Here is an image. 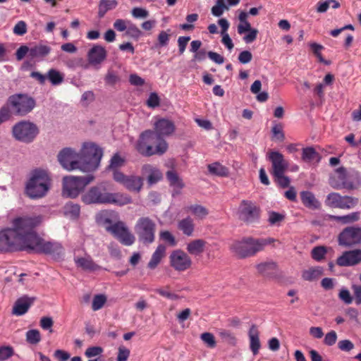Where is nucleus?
Instances as JSON below:
<instances>
[{
	"instance_id": "1",
	"label": "nucleus",
	"mask_w": 361,
	"mask_h": 361,
	"mask_svg": "<svg viewBox=\"0 0 361 361\" xmlns=\"http://www.w3.org/2000/svg\"><path fill=\"white\" fill-rule=\"evenodd\" d=\"M103 156L101 147L92 142H85L80 152L71 147L61 149L58 154L60 164L68 171L79 169L83 172L95 171Z\"/></svg>"
},
{
	"instance_id": "2",
	"label": "nucleus",
	"mask_w": 361,
	"mask_h": 361,
	"mask_svg": "<svg viewBox=\"0 0 361 361\" xmlns=\"http://www.w3.org/2000/svg\"><path fill=\"white\" fill-rule=\"evenodd\" d=\"M136 148L145 157L161 155L166 152L168 144L164 138L159 137L154 130H147L141 133Z\"/></svg>"
},
{
	"instance_id": "3",
	"label": "nucleus",
	"mask_w": 361,
	"mask_h": 361,
	"mask_svg": "<svg viewBox=\"0 0 361 361\" xmlns=\"http://www.w3.org/2000/svg\"><path fill=\"white\" fill-rule=\"evenodd\" d=\"M329 183L335 190H352L361 185V176L357 171H348L341 166L336 169L334 174L330 176Z\"/></svg>"
},
{
	"instance_id": "4",
	"label": "nucleus",
	"mask_w": 361,
	"mask_h": 361,
	"mask_svg": "<svg viewBox=\"0 0 361 361\" xmlns=\"http://www.w3.org/2000/svg\"><path fill=\"white\" fill-rule=\"evenodd\" d=\"M51 180L47 171L37 169L31 172L30 178L26 185L27 195L37 199L44 197L50 188Z\"/></svg>"
},
{
	"instance_id": "5",
	"label": "nucleus",
	"mask_w": 361,
	"mask_h": 361,
	"mask_svg": "<svg viewBox=\"0 0 361 361\" xmlns=\"http://www.w3.org/2000/svg\"><path fill=\"white\" fill-rule=\"evenodd\" d=\"M267 243V242L262 238H244L241 240L233 242L230 246V250L238 258L244 259L254 256L262 250Z\"/></svg>"
},
{
	"instance_id": "6",
	"label": "nucleus",
	"mask_w": 361,
	"mask_h": 361,
	"mask_svg": "<svg viewBox=\"0 0 361 361\" xmlns=\"http://www.w3.org/2000/svg\"><path fill=\"white\" fill-rule=\"evenodd\" d=\"M7 104L15 115L24 116L35 109L36 101L28 94L16 93L8 98Z\"/></svg>"
},
{
	"instance_id": "7",
	"label": "nucleus",
	"mask_w": 361,
	"mask_h": 361,
	"mask_svg": "<svg viewBox=\"0 0 361 361\" xmlns=\"http://www.w3.org/2000/svg\"><path fill=\"white\" fill-rule=\"evenodd\" d=\"M93 179L92 175L64 177L63 179V195L69 198L77 197Z\"/></svg>"
},
{
	"instance_id": "8",
	"label": "nucleus",
	"mask_w": 361,
	"mask_h": 361,
	"mask_svg": "<svg viewBox=\"0 0 361 361\" xmlns=\"http://www.w3.org/2000/svg\"><path fill=\"white\" fill-rule=\"evenodd\" d=\"M39 133L38 126L30 121H19L12 128L13 137L16 140L26 144L32 142Z\"/></svg>"
},
{
	"instance_id": "9",
	"label": "nucleus",
	"mask_w": 361,
	"mask_h": 361,
	"mask_svg": "<svg viewBox=\"0 0 361 361\" xmlns=\"http://www.w3.org/2000/svg\"><path fill=\"white\" fill-rule=\"evenodd\" d=\"M135 232L138 240L144 245L152 244L155 240L156 224L148 216H142L137 219Z\"/></svg>"
},
{
	"instance_id": "10",
	"label": "nucleus",
	"mask_w": 361,
	"mask_h": 361,
	"mask_svg": "<svg viewBox=\"0 0 361 361\" xmlns=\"http://www.w3.org/2000/svg\"><path fill=\"white\" fill-rule=\"evenodd\" d=\"M42 219L40 215L17 217L12 221L13 228L18 236L22 238L35 232V228L40 224Z\"/></svg>"
},
{
	"instance_id": "11",
	"label": "nucleus",
	"mask_w": 361,
	"mask_h": 361,
	"mask_svg": "<svg viewBox=\"0 0 361 361\" xmlns=\"http://www.w3.org/2000/svg\"><path fill=\"white\" fill-rule=\"evenodd\" d=\"M105 222L111 224V225L106 226V231L117 238L121 243L126 246H130L135 243V238L134 235L130 233L129 228L123 221H118L112 224L110 219H106Z\"/></svg>"
},
{
	"instance_id": "12",
	"label": "nucleus",
	"mask_w": 361,
	"mask_h": 361,
	"mask_svg": "<svg viewBox=\"0 0 361 361\" xmlns=\"http://www.w3.org/2000/svg\"><path fill=\"white\" fill-rule=\"evenodd\" d=\"M359 200L357 197L344 195L338 192H330L327 195L324 201L325 204L331 208L341 209H350L357 205Z\"/></svg>"
},
{
	"instance_id": "13",
	"label": "nucleus",
	"mask_w": 361,
	"mask_h": 361,
	"mask_svg": "<svg viewBox=\"0 0 361 361\" xmlns=\"http://www.w3.org/2000/svg\"><path fill=\"white\" fill-rule=\"evenodd\" d=\"M238 215L239 219L246 224H253L259 219L260 209L255 202L243 200L239 205Z\"/></svg>"
},
{
	"instance_id": "14",
	"label": "nucleus",
	"mask_w": 361,
	"mask_h": 361,
	"mask_svg": "<svg viewBox=\"0 0 361 361\" xmlns=\"http://www.w3.org/2000/svg\"><path fill=\"white\" fill-rule=\"evenodd\" d=\"M338 244L345 247H352L361 244V227L348 226L338 236Z\"/></svg>"
},
{
	"instance_id": "15",
	"label": "nucleus",
	"mask_w": 361,
	"mask_h": 361,
	"mask_svg": "<svg viewBox=\"0 0 361 361\" xmlns=\"http://www.w3.org/2000/svg\"><path fill=\"white\" fill-rule=\"evenodd\" d=\"M114 180L123 185L128 190L135 192H140L144 183V179L141 176H126L120 171H114Z\"/></svg>"
},
{
	"instance_id": "16",
	"label": "nucleus",
	"mask_w": 361,
	"mask_h": 361,
	"mask_svg": "<svg viewBox=\"0 0 361 361\" xmlns=\"http://www.w3.org/2000/svg\"><path fill=\"white\" fill-rule=\"evenodd\" d=\"M169 264L174 270L182 272L189 269L192 262L188 253L180 249H177L170 254Z\"/></svg>"
},
{
	"instance_id": "17",
	"label": "nucleus",
	"mask_w": 361,
	"mask_h": 361,
	"mask_svg": "<svg viewBox=\"0 0 361 361\" xmlns=\"http://www.w3.org/2000/svg\"><path fill=\"white\" fill-rule=\"evenodd\" d=\"M107 194L104 186H93L82 195L81 199L85 204H106Z\"/></svg>"
},
{
	"instance_id": "18",
	"label": "nucleus",
	"mask_w": 361,
	"mask_h": 361,
	"mask_svg": "<svg viewBox=\"0 0 361 361\" xmlns=\"http://www.w3.org/2000/svg\"><path fill=\"white\" fill-rule=\"evenodd\" d=\"M18 236L13 228H8L0 231V250L11 251L16 248Z\"/></svg>"
},
{
	"instance_id": "19",
	"label": "nucleus",
	"mask_w": 361,
	"mask_h": 361,
	"mask_svg": "<svg viewBox=\"0 0 361 361\" xmlns=\"http://www.w3.org/2000/svg\"><path fill=\"white\" fill-rule=\"evenodd\" d=\"M269 160L271 162L273 176L285 173L288 169V162L284 159L283 155L279 152H271L269 154Z\"/></svg>"
},
{
	"instance_id": "20",
	"label": "nucleus",
	"mask_w": 361,
	"mask_h": 361,
	"mask_svg": "<svg viewBox=\"0 0 361 361\" xmlns=\"http://www.w3.org/2000/svg\"><path fill=\"white\" fill-rule=\"evenodd\" d=\"M361 262V250L356 249L345 251L342 255L336 259V263L341 267H350L357 264Z\"/></svg>"
},
{
	"instance_id": "21",
	"label": "nucleus",
	"mask_w": 361,
	"mask_h": 361,
	"mask_svg": "<svg viewBox=\"0 0 361 361\" xmlns=\"http://www.w3.org/2000/svg\"><path fill=\"white\" fill-rule=\"evenodd\" d=\"M107 56L106 49L100 44H94L87 54L88 63L94 66L100 65Z\"/></svg>"
},
{
	"instance_id": "22",
	"label": "nucleus",
	"mask_w": 361,
	"mask_h": 361,
	"mask_svg": "<svg viewBox=\"0 0 361 361\" xmlns=\"http://www.w3.org/2000/svg\"><path fill=\"white\" fill-rule=\"evenodd\" d=\"M41 245L38 252L39 254L51 255L55 259H59L63 255V247L58 242L46 241L42 239Z\"/></svg>"
},
{
	"instance_id": "23",
	"label": "nucleus",
	"mask_w": 361,
	"mask_h": 361,
	"mask_svg": "<svg viewBox=\"0 0 361 361\" xmlns=\"http://www.w3.org/2000/svg\"><path fill=\"white\" fill-rule=\"evenodd\" d=\"M23 241V250L28 252H39L40 246L42 245V238L37 235L35 231L32 233L26 235L21 238Z\"/></svg>"
},
{
	"instance_id": "24",
	"label": "nucleus",
	"mask_w": 361,
	"mask_h": 361,
	"mask_svg": "<svg viewBox=\"0 0 361 361\" xmlns=\"http://www.w3.org/2000/svg\"><path fill=\"white\" fill-rule=\"evenodd\" d=\"M175 130V125L173 121L167 118H159L154 123V132L159 137H164L171 135Z\"/></svg>"
},
{
	"instance_id": "25",
	"label": "nucleus",
	"mask_w": 361,
	"mask_h": 361,
	"mask_svg": "<svg viewBox=\"0 0 361 361\" xmlns=\"http://www.w3.org/2000/svg\"><path fill=\"white\" fill-rule=\"evenodd\" d=\"M35 300V297H29L27 295L20 297L14 303L12 314L16 316H22L25 314Z\"/></svg>"
},
{
	"instance_id": "26",
	"label": "nucleus",
	"mask_w": 361,
	"mask_h": 361,
	"mask_svg": "<svg viewBox=\"0 0 361 361\" xmlns=\"http://www.w3.org/2000/svg\"><path fill=\"white\" fill-rule=\"evenodd\" d=\"M133 200L130 196L121 192H108L106 197V204H112L117 206H124L132 203Z\"/></svg>"
},
{
	"instance_id": "27",
	"label": "nucleus",
	"mask_w": 361,
	"mask_h": 361,
	"mask_svg": "<svg viewBox=\"0 0 361 361\" xmlns=\"http://www.w3.org/2000/svg\"><path fill=\"white\" fill-rule=\"evenodd\" d=\"M300 195L302 203L307 208L310 209H319L320 208L321 203L311 191H302L300 192Z\"/></svg>"
},
{
	"instance_id": "28",
	"label": "nucleus",
	"mask_w": 361,
	"mask_h": 361,
	"mask_svg": "<svg viewBox=\"0 0 361 361\" xmlns=\"http://www.w3.org/2000/svg\"><path fill=\"white\" fill-rule=\"evenodd\" d=\"M77 267H80L85 271H96L102 269V267L97 264L91 257H76L74 259Z\"/></svg>"
},
{
	"instance_id": "29",
	"label": "nucleus",
	"mask_w": 361,
	"mask_h": 361,
	"mask_svg": "<svg viewBox=\"0 0 361 361\" xmlns=\"http://www.w3.org/2000/svg\"><path fill=\"white\" fill-rule=\"evenodd\" d=\"M248 336L250 338V348L254 355L258 354L261 347L259 331L256 325L252 324L248 331Z\"/></svg>"
},
{
	"instance_id": "30",
	"label": "nucleus",
	"mask_w": 361,
	"mask_h": 361,
	"mask_svg": "<svg viewBox=\"0 0 361 361\" xmlns=\"http://www.w3.org/2000/svg\"><path fill=\"white\" fill-rule=\"evenodd\" d=\"M166 178L169 181L170 185L174 188L173 196H174L175 194H180V190L184 188L185 185L177 173L174 171H169L166 173Z\"/></svg>"
},
{
	"instance_id": "31",
	"label": "nucleus",
	"mask_w": 361,
	"mask_h": 361,
	"mask_svg": "<svg viewBox=\"0 0 361 361\" xmlns=\"http://www.w3.org/2000/svg\"><path fill=\"white\" fill-rule=\"evenodd\" d=\"M205 245L204 240L195 239L187 243L186 250L191 255L198 256L204 252Z\"/></svg>"
},
{
	"instance_id": "32",
	"label": "nucleus",
	"mask_w": 361,
	"mask_h": 361,
	"mask_svg": "<svg viewBox=\"0 0 361 361\" xmlns=\"http://www.w3.org/2000/svg\"><path fill=\"white\" fill-rule=\"evenodd\" d=\"M166 252V246L160 244L157 246V249L152 255V257L148 262L147 267L150 269H154L160 263L162 257Z\"/></svg>"
},
{
	"instance_id": "33",
	"label": "nucleus",
	"mask_w": 361,
	"mask_h": 361,
	"mask_svg": "<svg viewBox=\"0 0 361 361\" xmlns=\"http://www.w3.org/2000/svg\"><path fill=\"white\" fill-rule=\"evenodd\" d=\"M257 269L264 276H272L275 275L277 270V264L273 261L265 262L257 265Z\"/></svg>"
},
{
	"instance_id": "34",
	"label": "nucleus",
	"mask_w": 361,
	"mask_h": 361,
	"mask_svg": "<svg viewBox=\"0 0 361 361\" xmlns=\"http://www.w3.org/2000/svg\"><path fill=\"white\" fill-rule=\"evenodd\" d=\"M142 171L149 173L147 176V182L149 185L155 184L162 178V174L160 171L149 164L144 165L142 166Z\"/></svg>"
},
{
	"instance_id": "35",
	"label": "nucleus",
	"mask_w": 361,
	"mask_h": 361,
	"mask_svg": "<svg viewBox=\"0 0 361 361\" xmlns=\"http://www.w3.org/2000/svg\"><path fill=\"white\" fill-rule=\"evenodd\" d=\"M209 172L219 177H227L229 175V169L219 162H214L207 166Z\"/></svg>"
},
{
	"instance_id": "36",
	"label": "nucleus",
	"mask_w": 361,
	"mask_h": 361,
	"mask_svg": "<svg viewBox=\"0 0 361 361\" xmlns=\"http://www.w3.org/2000/svg\"><path fill=\"white\" fill-rule=\"evenodd\" d=\"M323 268L321 267H311L302 271V277L304 280L312 281L319 279L323 274Z\"/></svg>"
},
{
	"instance_id": "37",
	"label": "nucleus",
	"mask_w": 361,
	"mask_h": 361,
	"mask_svg": "<svg viewBox=\"0 0 361 361\" xmlns=\"http://www.w3.org/2000/svg\"><path fill=\"white\" fill-rule=\"evenodd\" d=\"M330 219L343 224H348L357 221L360 219V212H355L343 216H330Z\"/></svg>"
},
{
	"instance_id": "38",
	"label": "nucleus",
	"mask_w": 361,
	"mask_h": 361,
	"mask_svg": "<svg viewBox=\"0 0 361 361\" xmlns=\"http://www.w3.org/2000/svg\"><path fill=\"white\" fill-rule=\"evenodd\" d=\"M117 5L116 0H100L98 7L99 18H103L108 11L115 8Z\"/></svg>"
},
{
	"instance_id": "39",
	"label": "nucleus",
	"mask_w": 361,
	"mask_h": 361,
	"mask_svg": "<svg viewBox=\"0 0 361 361\" xmlns=\"http://www.w3.org/2000/svg\"><path fill=\"white\" fill-rule=\"evenodd\" d=\"M178 228L187 236H191L194 231L193 220L188 216L180 220L178 224Z\"/></svg>"
},
{
	"instance_id": "40",
	"label": "nucleus",
	"mask_w": 361,
	"mask_h": 361,
	"mask_svg": "<svg viewBox=\"0 0 361 361\" xmlns=\"http://www.w3.org/2000/svg\"><path fill=\"white\" fill-rule=\"evenodd\" d=\"M51 51V48L44 44L35 45L30 47V57L32 59L44 57Z\"/></svg>"
},
{
	"instance_id": "41",
	"label": "nucleus",
	"mask_w": 361,
	"mask_h": 361,
	"mask_svg": "<svg viewBox=\"0 0 361 361\" xmlns=\"http://www.w3.org/2000/svg\"><path fill=\"white\" fill-rule=\"evenodd\" d=\"M47 79L53 86H57L63 82L64 74L55 68H51L47 73Z\"/></svg>"
},
{
	"instance_id": "42",
	"label": "nucleus",
	"mask_w": 361,
	"mask_h": 361,
	"mask_svg": "<svg viewBox=\"0 0 361 361\" xmlns=\"http://www.w3.org/2000/svg\"><path fill=\"white\" fill-rule=\"evenodd\" d=\"M63 212L71 219H77L80 215V207L78 204L68 202L63 207Z\"/></svg>"
},
{
	"instance_id": "43",
	"label": "nucleus",
	"mask_w": 361,
	"mask_h": 361,
	"mask_svg": "<svg viewBox=\"0 0 361 361\" xmlns=\"http://www.w3.org/2000/svg\"><path fill=\"white\" fill-rule=\"evenodd\" d=\"M302 159L305 162H311L315 159L319 161L320 156L314 147H307L302 149Z\"/></svg>"
},
{
	"instance_id": "44",
	"label": "nucleus",
	"mask_w": 361,
	"mask_h": 361,
	"mask_svg": "<svg viewBox=\"0 0 361 361\" xmlns=\"http://www.w3.org/2000/svg\"><path fill=\"white\" fill-rule=\"evenodd\" d=\"M225 10H228V6L225 4V0H216L211 11L213 16L220 17Z\"/></svg>"
},
{
	"instance_id": "45",
	"label": "nucleus",
	"mask_w": 361,
	"mask_h": 361,
	"mask_svg": "<svg viewBox=\"0 0 361 361\" xmlns=\"http://www.w3.org/2000/svg\"><path fill=\"white\" fill-rule=\"evenodd\" d=\"M26 341L28 343L35 345L41 341V335L38 330L30 329L26 332Z\"/></svg>"
},
{
	"instance_id": "46",
	"label": "nucleus",
	"mask_w": 361,
	"mask_h": 361,
	"mask_svg": "<svg viewBox=\"0 0 361 361\" xmlns=\"http://www.w3.org/2000/svg\"><path fill=\"white\" fill-rule=\"evenodd\" d=\"M268 222L271 226H279L280 223L285 219V215L274 211L268 213Z\"/></svg>"
},
{
	"instance_id": "47",
	"label": "nucleus",
	"mask_w": 361,
	"mask_h": 361,
	"mask_svg": "<svg viewBox=\"0 0 361 361\" xmlns=\"http://www.w3.org/2000/svg\"><path fill=\"white\" fill-rule=\"evenodd\" d=\"M326 252L327 250L324 246H317L312 250L311 255L313 259L320 262L324 258Z\"/></svg>"
},
{
	"instance_id": "48",
	"label": "nucleus",
	"mask_w": 361,
	"mask_h": 361,
	"mask_svg": "<svg viewBox=\"0 0 361 361\" xmlns=\"http://www.w3.org/2000/svg\"><path fill=\"white\" fill-rule=\"evenodd\" d=\"M124 162V159H123L118 154H115L110 160L109 169L111 170L114 173L115 171H118V168L122 166Z\"/></svg>"
},
{
	"instance_id": "49",
	"label": "nucleus",
	"mask_w": 361,
	"mask_h": 361,
	"mask_svg": "<svg viewBox=\"0 0 361 361\" xmlns=\"http://www.w3.org/2000/svg\"><path fill=\"white\" fill-rule=\"evenodd\" d=\"M188 209L196 216L204 218L208 214L207 209L200 204H193L188 207Z\"/></svg>"
},
{
	"instance_id": "50",
	"label": "nucleus",
	"mask_w": 361,
	"mask_h": 361,
	"mask_svg": "<svg viewBox=\"0 0 361 361\" xmlns=\"http://www.w3.org/2000/svg\"><path fill=\"white\" fill-rule=\"evenodd\" d=\"M170 35L166 31H161L157 37V42L155 44L156 48L166 47L169 44Z\"/></svg>"
},
{
	"instance_id": "51",
	"label": "nucleus",
	"mask_w": 361,
	"mask_h": 361,
	"mask_svg": "<svg viewBox=\"0 0 361 361\" xmlns=\"http://www.w3.org/2000/svg\"><path fill=\"white\" fill-rule=\"evenodd\" d=\"M14 355L13 348L11 345L0 346V361H5Z\"/></svg>"
},
{
	"instance_id": "52",
	"label": "nucleus",
	"mask_w": 361,
	"mask_h": 361,
	"mask_svg": "<svg viewBox=\"0 0 361 361\" xmlns=\"http://www.w3.org/2000/svg\"><path fill=\"white\" fill-rule=\"evenodd\" d=\"M200 338L208 348H214L216 345L214 336L212 333H203L200 335Z\"/></svg>"
},
{
	"instance_id": "53",
	"label": "nucleus",
	"mask_w": 361,
	"mask_h": 361,
	"mask_svg": "<svg viewBox=\"0 0 361 361\" xmlns=\"http://www.w3.org/2000/svg\"><path fill=\"white\" fill-rule=\"evenodd\" d=\"M219 336L224 341H226L230 345H235L236 344V338L230 331L221 329L219 331Z\"/></svg>"
},
{
	"instance_id": "54",
	"label": "nucleus",
	"mask_w": 361,
	"mask_h": 361,
	"mask_svg": "<svg viewBox=\"0 0 361 361\" xmlns=\"http://www.w3.org/2000/svg\"><path fill=\"white\" fill-rule=\"evenodd\" d=\"M104 350L100 346H92L89 347L86 349L85 352V355L88 358H92L94 357H102V354L103 353Z\"/></svg>"
},
{
	"instance_id": "55",
	"label": "nucleus",
	"mask_w": 361,
	"mask_h": 361,
	"mask_svg": "<svg viewBox=\"0 0 361 361\" xmlns=\"http://www.w3.org/2000/svg\"><path fill=\"white\" fill-rule=\"evenodd\" d=\"M106 301V298L104 295H96L92 300V308L94 311L100 310Z\"/></svg>"
},
{
	"instance_id": "56",
	"label": "nucleus",
	"mask_w": 361,
	"mask_h": 361,
	"mask_svg": "<svg viewBox=\"0 0 361 361\" xmlns=\"http://www.w3.org/2000/svg\"><path fill=\"white\" fill-rule=\"evenodd\" d=\"M95 99L94 94L92 91H85L81 96L80 102L81 104L87 106Z\"/></svg>"
},
{
	"instance_id": "57",
	"label": "nucleus",
	"mask_w": 361,
	"mask_h": 361,
	"mask_svg": "<svg viewBox=\"0 0 361 361\" xmlns=\"http://www.w3.org/2000/svg\"><path fill=\"white\" fill-rule=\"evenodd\" d=\"M354 347L353 343L348 339L341 340L338 343V348L343 352H350Z\"/></svg>"
},
{
	"instance_id": "58",
	"label": "nucleus",
	"mask_w": 361,
	"mask_h": 361,
	"mask_svg": "<svg viewBox=\"0 0 361 361\" xmlns=\"http://www.w3.org/2000/svg\"><path fill=\"white\" fill-rule=\"evenodd\" d=\"M160 238L171 246H175L176 244L174 236L168 231H161L160 233Z\"/></svg>"
},
{
	"instance_id": "59",
	"label": "nucleus",
	"mask_w": 361,
	"mask_h": 361,
	"mask_svg": "<svg viewBox=\"0 0 361 361\" xmlns=\"http://www.w3.org/2000/svg\"><path fill=\"white\" fill-rule=\"evenodd\" d=\"M160 99L156 92H152L147 100V105L151 108L157 107L159 105Z\"/></svg>"
},
{
	"instance_id": "60",
	"label": "nucleus",
	"mask_w": 361,
	"mask_h": 361,
	"mask_svg": "<svg viewBox=\"0 0 361 361\" xmlns=\"http://www.w3.org/2000/svg\"><path fill=\"white\" fill-rule=\"evenodd\" d=\"M274 176L280 187L285 188L289 186L290 182V178L288 176H284V173L274 175Z\"/></svg>"
},
{
	"instance_id": "61",
	"label": "nucleus",
	"mask_w": 361,
	"mask_h": 361,
	"mask_svg": "<svg viewBox=\"0 0 361 361\" xmlns=\"http://www.w3.org/2000/svg\"><path fill=\"white\" fill-rule=\"evenodd\" d=\"M129 24H130V21L129 20L117 19L114 23V27L117 31L123 32L128 28Z\"/></svg>"
},
{
	"instance_id": "62",
	"label": "nucleus",
	"mask_w": 361,
	"mask_h": 361,
	"mask_svg": "<svg viewBox=\"0 0 361 361\" xmlns=\"http://www.w3.org/2000/svg\"><path fill=\"white\" fill-rule=\"evenodd\" d=\"M26 32H27V25L23 20L18 21L14 26L13 32L16 35L21 36V35H23L24 34H25Z\"/></svg>"
},
{
	"instance_id": "63",
	"label": "nucleus",
	"mask_w": 361,
	"mask_h": 361,
	"mask_svg": "<svg viewBox=\"0 0 361 361\" xmlns=\"http://www.w3.org/2000/svg\"><path fill=\"white\" fill-rule=\"evenodd\" d=\"M338 296L345 304L349 305L353 302V298L350 291L346 288H342L339 292Z\"/></svg>"
},
{
	"instance_id": "64",
	"label": "nucleus",
	"mask_w": 361,
	"mask_h": 361,
	"mask_svg": "<svg viewBox=\"0 0 361 361\" xmlns=\"http://www.w3.org/2000/svg\"><path fill=\"white\" fill-rule=\"evenodd\" d=\"M129 355H130V350L124 346H120L118 348V352L116 360L117 361H127Z\"/></svg>"
}]
</instances>
